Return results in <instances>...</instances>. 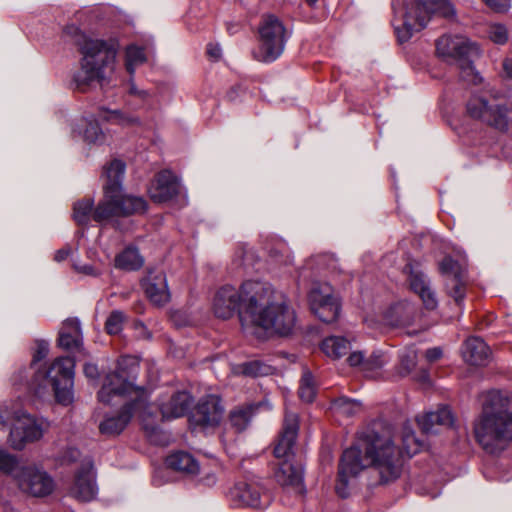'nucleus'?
Masks as SVG:
<instances>
[{
    "mask_svg": "<svg viewBox=\"0 0 512 512\" xmlns=\"http://www.w3.org/2000/svg\"><path fill=\"white\" fill-rule=\"evenodd\" d=\"M192 397L187 391H173L158 399L162 419H173L184 416L190 409Z\"/></svg>",
    "mask_w": 512,
    "mask_h": 512,
    "instance_id": "412c9836",
    "label": "nucleus"
},
{
    "mask_svg": "<svg viewBox=\"0 0 512 512\" xmlns=\"http://www.w3.org/2000/svg\"><path fill=\"white\" fill-rule=\"evenodd\" d=\"M299 397L302 401L311 403L316 396V388L311 372L305 371L299 386Z\"/></svg>",
    "mask_w": 512,
    "mask_h": 512,
    "instance_id": "ea45409f",
    "label": "nucleus"
},
{
    "mask_svg": "<svg viewBox=\"0 0 512 512\" xmlns=\"http://www.w3.org/2000/svg\"><path fill=\"white\" fill-rule=\"evenodd\" d=\"M414 311V307L408 303H396L387 310L385 321L392 327L408 326L414 320Z\"/></svg>",
    "mask_w": 512,
    "mask_h": 512,
    "instance_id": "7c9ffc66",
    "label": "nucleus"
},
{
    "mask_svg": "<svg viewBox=\"0 0 512 512\" xmlns=\"http://www.w3.org/2000/svg\"><path fill=\"white\" fill-rule=\"evenodd\" d=\"M129 93L131 95L138 96L142 99H145L148 96V92L145 90H139L136 85L131 81L129 84Z\"/></svg>",
    "mask_w": 512,
    "mask_h": 512,
    "instance_id": "052dcab7",
    "label": "nucleus"
},
{
    "mask_svg": "<svg viewBox=\"0 0 512 512\" xmlns=\"http://www.w3.org/2000/svg\"><path fill=\"white\" fill-rule=\"evenodd\" d=\"M235 29V26L228 27V30L232 33V30Z\"/></svg>",
    "mask_w": 512,
    "mask_h": 512,
    "instance_id": "774afa93",
    "label": "nucleus"
},
{
    "mask_svg": "<svg viewBox=\"0 0 512 512\" xmlns=\"http://www.w3.org/2000/svg\"><path fill=\"white\" fill-rule=\"evenodd\" d=\"M386 364L385 355L381 351H377L371 354V356L365 359L364 370L367 376H373L374 372L381 369Z\"/></svg>",
    "mask_w": 512,
    "mask_h": 512,
    "instance_id": "49530a36",
    "label": "nucleus"
},
{
    "mask_svg": "<svg viewBox=\"0 0 512 512\" xmlns=\"http://www.w3.org/2000/svg\"><path fill=\"white\" fill-rule=\"evenodd\" d=\"M237 506L263 510L270 505V495L258 483L239 482L230 491Z\"/></svg>",
    "mask_w": 512,
    "mask_h": 512,
    "instance_id": "a211bd4d",
    "label": "nucleus"
},
{
    "mask_svg": "<svg viewBox=\"0 0 512 512\" xmlns=\"http://www.w3.org/2000/svg\"><path fill=\"white\" fill-rule=\"evenodd\" d=\"M402 444V450L408 457L417 454L423 446L422 442L416 438L415 433L409 429H405L403 432Z\"/></svg>",
    "mask_w": 512,
    "mask_h": 512,
    "instance_id": "a18cd8bd",
    "label": "nucleus"
},
{
    "mask_svg": "<svg viewBox=\"0 0 512 512\" xmlns=\"http://www.w3.org/2000/svg\"><path fill=\"white\" fill-rule=\"evenodd\" d=\"M330 410L338 421L352 418L362 411L361 402L345 396L334 399L330 404Z\"/></svg>",
    "mask_w": 512,
    "mask_h": 512,
    "instance_id": "2f4dec72",
    "label": "nucleus"
},
{
    "mask_svg": "<svg viewBox=\"0 0 512 512\" xmlns=\"http://www.w3.org/2000/svg\"><path fill=\"white\" fill-rule=\"evenodd\" d=\"M58 345L68 351L80 349L82 345V333L78 319H67L63 323L59 332Z\"/></svg>",
    "mask_w": 512,
    "mask_h": 512,
    "instance_id": "c85d7f7f",
    "label": "nucleus"
},
{
    "mask_svg": "<svg viewBox=\"0 0 512 512\" xmlns=\"http://www.w3.org/2000/svg\"><path fill=\"white\" fill-rule=\"evenodd\" d=\"M422 432L426 435L436 434L443 428H452L455 417L449 406H441L436 411L427 412L417 418Z\"/></svg>",
    "mask_w": 512,
    "mask_h": 512,
    "instance_id": "b1692460",
    "label": "nucleus"
},
{
    "mask_svg": "<svg viewBox=\"0 0 512 512\" xmlns=\"http://www.w3.org/2000/svg\"><path fill=\"white\" fill-rule=\"evenodd\" d=\"M15 480L21 491L34 497H45L55 488L53 478L44 470L34 466L25 465L17 474Z\"/></svg>",
    "mask_w": 512,
    "mask_h": 512,
    "instance_id": "2eb2a0df",
    "label": "nucleus"
},
{
    "mask_svg": "<svg viewBox=\"0 0 512 512\" xmlns=\"http://www.w3.org/2000/svg\"><path fill=\"white\" fill-rule=\"evenodd\" d=\"M440 270L443 274L451 277H463L462 276V265L455 261L452 257H445L440 263Z\"/></svg>",
    "mask_w": 512,
    "mask_h": 512,
    "instance_id": "de8ad7c7",
    "label": "nucleus"
},
{
    "mask_svg": "<svg viewBox=\"0 0 512 512\" xmlns=\"http://www.w3.org/2000/svg\"><path fill=\"white\" fill-rule=\"evenodd\" d=\"M401 363L407 371H410L416 365L415 353L412 351L402 354Z\"/></svg>",
    "mask_w": 512,
    "mask_h": 512,
    "instance_id": "6e6d98bb",
    "label": "nucleus"
},
{
    "mask_svg": "<svg viewBox=\"0 0 512 512\" xmlns=\"http://www.w3.org/2000/svg\"><path fill=\"white\" fill-rule=\"evenodd\" d=\"M239 296V317L244 329H249L255 318L277 297L269 283L253 280L243 282Z\"/></svg>",
    "mask_w": 512,
    "mask_h": 512,
    "instance_id": "9d476101",
    "label": "nucleus"
},
{
    "mask_svg": "<svg viewBox=\"0 0 512 512\" xmlns=\"http://www.w3.org/2000/svg\"><path fill=\"white\" fill-rule=\"evenodd\" d=\"M318 0H305V2L308 4V6L310 7H315L316 3H317Z\"/></svg>",
    "mask_w": 512,
    "mask_h": 512,
    "instance_id": "69168bd1",
    "label": "nucleus"
},
{
    "mask_svg": "<svg viewBox=\"0 0 512 512\" xmlns=\"http://www.w3.org/2000/svg\"><path fill=\"white\" fill-rule=\"evenodd\" d=\"M296 324L295 311L285 300L276 297L267 307L262 310L251 328H260L266 333L280 336L289 335Z\"/></svg>",
    "mask_w": 512,
    "mask_h": 512,
    "instance_id": "9b49d317",
    "label": "nucleus"
},
{
    "mask_svg": "<svg viewBox=\"0 0 512 512\" xmlns=\"http://www.w3.org/2000/svg\"><path fill=\"white\" fill-rule=\"evenodd\" d=\"M476 442L488 454L497 455L512 443V395L491 390L483 395L481 412L473 422Z\"/></svg>",
    "mask_w": 512,
    "mask_h": 512,
    "instance_id": "7ed1b4c3",
    "label": "nucleus"
},
{
    "mask_svg": "<svg viewBox=\"0 0 512 512\" xmlns=\"http://www.w3.org/2000/svg\"><path fill=\"white\" fill-rule=\"evenodd\" d=\"M392 10V24L401 43L408 41L415 32L425 28L433 16L452 18L456 14L448 0H415L410 4L407 0H392Z\"/></svg>",
    "mask_w": 512,
    "mask_h": 512,
    "instance_id": "39448f33",
    "label": "nucleus"
},
{
    "mask_svg": "<svg viewBox=\"0 0 512 512\" xmlns=\"http://www.w3.org/2000/svg\"><path fill=\"white\" fill-rule=\"evenodd\" d=\"M502 69L504 72V76L512 80V58H506L502 62Z\"/></svg>",
    "mask_w": 512,
    "mask_h": 512,
    "instance_id": "bf43d9fd",
    "label": "nucleus"
},
{
    "mask_svg": "<svg viewBox=\"0 0 512 512\" xmlns=\"http://www.w3.org/2000/svg\"><path fill=\"white\" fill-rule=\"evenodd\" d=\"M260 404H248L233 409L229 414V423L236 432L244 431L250 424Z\"/></svg>",
    "mask_w": 512,
    "mask_h": 512,
    "instance_id": "473e14b6",
    "label": "nucleus"
},
{
    "mask_svg": "<svg viewBox=\"0 0 512 512\" xmlns=\"http://www.w3.org/2000/svg\"><path fill=\"white\" fill-rule=\"evenodd\" d=\"M73 132H77L88 143H97L104 138L102 129L95 119H82L81 124L78 125L77 128H74Z\"/></svg>",
    "mask_w": 512,
    "mask_h": 512,
    "instance_id": "e433bc0d",
    "label": "nucleus"
},
{
    "mask_svg": "<svg viewBox=\"0 0 512 512\" xmlns=\"http://www.w3.org/2000/svg\"><path fill=\"white\" fill-rule=\"evenodd\" d=\"M146 61L143 48L130 45L126 49V69L130 75H133L135 68Z\"/></svg>",
    "mask_w": 512,
    "mask_h": 512,
    "instance_id": "a19ab883",
    "label": "nucleus"
},
{
    "mask_svg": "<svg viewBox=\"0 0 512 512\" xmlns=\"http://www.w3.org/2000/svg\"><path fill=\"white\" fill-rule=\"evenodd\" d=\"M84 374L90 379H96L99 375L98 367L92 363H86L84 365Z\"/></svg>",
    "mask_w": 512,
    "mask_h": 512,
    "instance_id": "4d7b16f0",
    "label": "nucleus"
},
{
    "mask_svg": "<svg viewBox=\"0 0 512 512\" xmlns=\"http://www.w3.org/2000/svg\"><path fill=\"white\" fill-rule=\"evenodd\" d=\"M446 288L449 295L454 299L455 303L460 307L466 294L465 283L463 277H451L446 281Z\"/></svg>",
    "mask_w": 512,
    "mask_h": 512,
    "instance_id": "79ce46f5",
    "label": "nucleus"
},
{
    "mask_svg": "<svg viewBox=\"0 0 512 512\" xmlns=\"http://www.w3.org/2000/svg\"><path fill=\"white\" fill-rule=\"evenodd\" d=\"M180 190L178 178L170 170H162L151 182L148 193L156 203H163L174 198Z\"/></svg>",
    "mask_w": 512,
    "mask_h": 512,
    "instance_id": "aec40b11",
    "label": "nucleus"
},
{
    "mask_svg": "<svg viewBox=\"0 0 512 512\" xmlns=\"http://www.w3.org/2000/svg\"><path fill=\"white\" fill-rule=\"evenodd\" d=\"M320 347L323 353L332 359H339L351 350L350 341L343 336L326 337Z\"/></svg>",
    "mask_w": 512,
    "mask_h": 512,
    "instance_id": "72a5a7b5",
    "label": "nucleus"
},
{
    "mask_svg": "<svg viewBox=\"0 0 512 512\" xmlns=\"http://www.w3.org/2000/svg\"><path fill=\"white\" fill-rule=\"evenodd\" d=\"M124 174L125 164L121 160H113L104 168V198L95 209L92 199L76 202L73 207V218L77 224L86 225L90 220L104 224L114 217L141 214L147 210V202L143 197L122 193Z\"/></svg>",
    "mask_w": 512,
    "mask_h": 512,
    "instance_id": "f03ea898",
    "label": "nucleus"
},
{
    "mask_svg": "<svg viewBox=\"0 0 512 512\" xmlns=\"http://www.w3.org/2000/svg\"><path fill=\"white\" fill-rule=\"evenodd\" d=\"M290 33L283 21L273 14L262 16L258 26V46L253 51L255 60L272 63L283 53Z\"/></svg>",
    "mask_w": 512,
    "mask_h": 512,
    "instance_id": "6e6552de",
    "label": "nucleus"
},
{
    "mask_svg": "<svg viewBox=\"0 0 512 512\" xmlns=\"http://www.w3.org/2000/svg\"><path fill=\"white\" fill-rule=\"evenodd\" d=\"M279 467L275 472L277 482L282 486L292 487L297 492L302 493L303 487V468L301 464L289 459L279 462Z\"/></svg>",
    "mask_w": 512,
    "mask_h": 512,
    "instance_id": "a878e982",
    "label": "nucleus"
},
{
    "mask_svg": "<svg viewBox=\"0 0 512 512\" xmlns=\"http://www.w3.org/2000/svg\"><path fill=\"white\" fill-rule=\"evenodd\" d=\"M348 363L352 367L360 366L361 370H364L365 357L361 351L352 352L347 359Z\"/></svg>",
    "mask_w": 512,
    "mask_h": 512,
    "instance_id": "3c124183",
    "label": "nucleus"
},
{
    "mask_svg": "<svg viewBox=\"0 0 512 512\" xmlns=\"http://www.w3.org/2000/svg\"><path fill=\"white\" fill-rule=\"evenodd\" d=\"M409 281L411 289L419 295L425 307L430 310L435 309L438 302L427 276L423 272L411 268Z\"/></svg>",
    "mask_w": 512,
    "mask_h": 512,
    "instance_id": "cd10ccee",
    "label": "nucleus"
},
{
    "mask_svg": "<svg viewBox=\"0 0 512 512\" xmlns=\"http://www.w3.org/2000/svg\"><path fill=\"white\" fill-rule=\"evenodd\" d=\"M223 413L224 407L221 398L216 395H208L199 401L194 418L201 426L213 427L220 423Z\"/></svg>",
    "mask_w": 512,
    "mask_h": 512,
    "instance_id": "4be33fe9",
    "label": "nucleus"
},
{
    "mask_svg": "<svg viewBox=\"0 0 512 512\" xmlns=\"http://www.w3.org/2000/svg\"><path fill=\"white\" fill-rule=\"evenodd\" d=\"M144 261L136 248H126L115 257V267L125 271H135Z\"/></svg>",
    "mask_w": 512,
    "mask_h": 512,
    "instance_id": "c9c22d12",
    "label": "nucleus"
},
{
    "mask_svg": "<svg viewBox=\"0 0 512 512\" xmlns=\"http://www.w3.org/2000/svg\"><path fill=\"white\" fill-rule=\"evenodd\" d=\"M442 356V350L439 347L430 348L426 351V358L429 362H435Z\"/></svg>",
    "mask_w": 512,
    "mask_h": 512,
    "instance_id": "13d9d810",
    "label": "nucleus"
},
{
    "mask_svg": "<svg viewBox=\"0 0 512 512\" xmlns=\"http://www.w3.org/2000/svg\"><path fill=\"white\" fill-rule=\"evenodd\" d=\"M166 466L174 471L182 473L185 476H194L198 474L200 466L198 461L188 452L176 451L166 458Z\"/></svg>",
    "mask_w": 512,
    "mask_h": 512,
    "instance_id": "c756f323",
    "label": "nucleus"
},
{
    "mask_svg": "<svg viewBox=\"0 0 512 512\" xmlns=\"http://www.w3.org/2000/svg\"><path fill=\"white\" fill-rule=\"evenodd\" d=\"M135 412H139L143 429L148 437L151 441H155L154 436L160 432L157 424V415L151 411L150 404L142 398L126 403L117 414L107 415L99 423L100 433L108 437L119 435L127 427Z\"/></svg>",
    "mask_w": 512,
    "mask_h": 512,
    "instance_id": "0eeeda50",
    "label": "nucleus"
},
{
    "mask_svg": "<svg viewBox=\"0 0 512 512\" xmlns=\"http://www.w3.org/2000/svg\"><path fill=\"white\" fill-rule=\"evenodd\" d=\"M48 425L38 422L31 415L25 412H17L15 422L10 430L9 443L12 448L21 450L27 443L38 441L43 437L44 430Z\"/></svg>",
    "mask_w": 512,
    "mask_h": 512,
    "instance_id": "dca6fc26",
    "label": "nucleus"
},
{
    "mask_svg": "<svg viewBox=\"0 0 512 512\" xmlns=\"http://www.w3.org/2000/svg\"><path fill=\"white\" fill-rule=\"evenodd\" d=\"M467 112L474 118L505 131L509 126L508 115L512 114V96L502 97L500 94L474 95L467 102Z\"/></svg>",
    "mask_w": 512,
    "mask_h": 512,
    "instance_id": "1a4fd4ad",
    "label": "nucleus"
},
{
    "mask_svg": "<svg viewBox=\"0 0 512 512\" xmlns=\"http://www.w3.org/2000/svg\"><path fill=\"white\" fill-rule=\"evenodd\" d=\"M153 482L155 483V485H160L161 484L160 482H158L156 476L153 478Z\"/></svg>",
    "mask_w": 512,
    "mask_h": 512,
    "instance_id": "338daca9",
    "label": "nucleus"
},
{
    "mask_svg": "<svg viewBox=\"0 0 512 512\" xmlns=\"http://www.w3.org/2000/svg\"><path fill=\"white\" fill-rule=\"evenodd\" d=\"M491 9L504 12L510 7V0H483Z\"/></svg>",
    "mask_w": 512,
    "mask_h": 512,
    "instance_id": "603ef678",
    "label": "nucleus"
},
{
    "mask_svg": "<svg viewBox=\"0 0 512 512\" xmlns=\"http://www.w3.org/2000/svg\"><path fill=\"white\" fill-rule=\"evenodd\" d=\"M258 263V257L253 249L241 244L235 250L232 259V265L236 270L250 272L255 269Z\"/></svg>",
    "mask_w": 512,
    "mask_h": 512,
    "instance_id": "f704fd0d",
    "label": "nucleus"
},
{
    "mask_svg": "<svg viewBox=\"0 0 512 512\" xmlns=\"http://www.w3.org/2000/svg\"><path fill=\"white\" fill-rule=\"evenodd\" d=\"M298 415L286 409L282 432L274 447V455L279 460H294L293 447L298 435Z\"/></svg>",
    "mask_w": 512,
    "mask_h": 512,
    "instance_id": "6ab92c4d",
    "label": "nucleus"
},
{
    "mask_svg": "<svg viewBox=\"0 0 512 512\" xmlns=\"http://www.w3.org/2000/svg\"><path fill=\"white\" fill-rule=\"evenodd\" d=\"M127 317L124 312L120 310L112 311L106 319L105 329L108 334L116 335L119 334L124 326Z\"/></svg>",
    "mask_w": 512,
    "mask_h": 512,
    "instance_id": "c03bdc74",
    "label": "nucleus"
},
{
    "mask_svg": "<svg viewBox=\"0 0 512 512\" xmlns=\"http://www.w3.org/2000/svg\"><path fill=\"white\" fill-rule=\"evenodd\" d=\"M80 458V451L74 447H68L62 456V460L65 463H73L76 462Z\"/></svg>",
    "mask_w": 512,
    "mask_h": 512,
    "instance_id": "864d4df0",
    "label": "nucleus"
},
{
    "mask_svg": "<svg viewBox=\"0 0 512 512\" xmlns=\"http://www.w3.org/2000/svg\"><path fill=\"white\" fill-rule=\"evenodd\" d=\"M70 493L75 499L82 502H89L95 499L98 493V486L94 464L90 457L82 460L80 467L75 473Z\"/></svg>",
    "mask_w": 512,
    "mask_h": 512,
    "instance_id": "f3484780",
    "label": "nucleus"
},
{
    "mask_svg": "<svg viewBox=\"0 0 512 512\" xmlns=\"http://www.w3.org/2000/svg\"><path fill=\"white\" fill-rule=\"evenodd\" d=\"M123 361L118 362V367L114 372L106 375L104 383L98 392L99 401L110 404L113 395L121 396L133 392L137 394L135 399L142 398L147 401L145 392L143 390L139 391L138 387L134 384L133 369L128 371L123 368Z\"/></svg>",
    "mask_w": 512,
    "mask_h": 512,
    "instance_id": "ddd939ff",
    "label": "nucleus"
},
{
    "mask_svg": "<svg viewBox=\"0 0 512 512\" xmlns=\"http://www.w3.org/2000/svg\"><path fill=\"white\" fill-rule=\"evenodd\" d=\"M48 351H49L48 343L45 341H38L36 352L33 355L32 365L35 364L36 362H39L42 359H44L47 356Z\"/></svg>",
    "mask_w": 512,
    "mask_h": 512,
    "instance_id": "8fccbe9b",
    "label": "nucleus"
},
{
    "mask_svg": "<svg viewBox=\"0 0 512 512\" xmlns=\"http://www.w3.org/2000/svg\"><path fill=\"white\" fill-rule=\"evenodd\" d=\"M402 450L393 440L391 430L375 423L363 436L361 446L346 449L341 457L335 491L341 498L349 496L351 482L366 468H373L383 484L395 481L402 471Z\"/></svg>",
    "mask_w": 512,
    "mask_h": 512,
    "instance_id": "f257e3e1",
    "label": "nucleus"
},
{
    "mask_svg": "<svg viewBox=\"0 0 512 512\" xmlns=\"http://www.w3.org/2000/svg\"><path fill=\"white\" fill-rule=\"evenodd\" d=\"M24 465H20L18 459L15 455L9 453L4 449H0V471L12 475L15 478V474L19 472V470Z\"/></svg>",
    "mask_w": 512,
    "mask_h": 512,
    "instance_id": "37998d69",
    "label": "nucleus"
},
{
    "mask_svg": "<svg viewBox=\"0 0 512 512\" xmlns=\"http://www.w3.org/2000/svg\"><path fill=\"white\" fill-rule=\"evenodd\" d=\"M213 310L218 318L229 319L241 310L239 290L231 285L221 287L215 294Z\"/></svg>",
    "mask_w": 512,
    "mask_h": 512,
    "instance_id": "5701e85b",
    "label": "nucleus"
},
{
    "mask_svg": "<svg viewBox=\"0 0 512 512\" xmlns=\"http://www.w3.org/2000/svg\"><path fill=\"white\" fill-rule=\"evenodd\" d=\"M489 39L499 45H503L508 40V31L502 24H492L488 27Z\"/></svg>",
    "mask_w": 512,
    "mask_h": 512,
    "instance_id": "09e8293b",
    "label": "nucleus"
},
{
    "mask_svg": "<svg viewBox=\"0 0 512 512\" xmlns=\"http://www.w3.org/2000/svg\"><path fill=\"white\" fill-rule=\"evenodd\" d=\"M436 52L445 61L457 65L463 80L476 82L478 74L473 62L480 56V49L475 42L462 35H444L436 41Z\"/></svg>",
    "mask_w": 512,
    "mask_h": 512,
    "instance_id": "423d86ee",
    "label": "nucleus"
},
{
    "mask_svg": "<svg viewBox=\"0 0 512 512\" xmlns=\"http://www.w3.org/2000/svg\"><path fill=\"white\" fill-rule=\"evenodd\" d=\"M272 367L259 360L248 361L234 367L236 374H243L250 377L264 376L271 373Z\"/></svg>",
    "mask_w": 512,
    "mask_h": 512,
    "instance_id": "58836bf2",
    "label": "nucleus"
},
{
    "mask_svg": "<svg viewBox=\"0 0 512 512\" xmlns=\"http://www.w3.org/2000/svg\"><path fill=\"white\" fill-rule=\"evenodd\" d=\"M5 427H7V421L4 416L0 414V428L3 429Z\"/></svg>",
    "mask_w": 512,
    "mask_h": 512,
    "instance_id": "0e129e2a",
    "label": "nucleus"
},
{
    "mask_svg": "<svg viewBox=\"0 0 512 512\" xmlns=\"http://www.w3.org/2000/svg\"><path fill=\"white\" fill-rule=\"evenodd\" d=\"M309 304L313 314L322 322L331 323L339 315L340 303L328 283L313 284L309 295Z\"/></svg>",
    "mask_w": 512,
    "mask_h": 512,
    "instance_id": "4468645a",
    "label": "nucleus"
},
{
    "mask_svg": "<svg viewBox=\"0 0 512 512\" xmlns=\"http://www.w3.org/2000/svg\"><path fill=\"white\" fill-rule=\"evenodd\" d=\"M69 253V249H60L55 253L54 260L57 262L64 261L68 257Z\"/></svg>",
    "mask_w": 512,
    "mask_h": 512,
    "instance_id": "e2e57ef3",
    "label": "nucleus"
},
{
    "mask_svg": "<svg viewBox=\"0 0 512 512\" xmlns=\"http://www.w3.org/2000/svg\"><path fill=\"white\" fill-rule=\"evenodd\" d=\"M64 32L78 37L77 44L83 55L81 69L74 75V82L79 90L96 81L103 85L115 69L116 54L119 48L117 40L93 39L81 34L75 25L66 26Z\"/></svg>",
    "mask_w": 512,
    "mask_h": 512,
    "instance_id": "20e7f679",
    "label": "nucleus"
},
{
    "mask_svg": "<svg viewBox=\"0 0 512 512\" xmlns=\"http://www.w3.org/2000/svg\"><path fill=\"white\" fill-rule=\"evenodd\" d=\"M75 361L69 356H61L48 366L45 378L51 385L55 400L62 406H69L74 401Z\"/></svg>",
    "mask_w": 512,
    "mask_h": 512,
    "instance_id": "f8f14e48",
    "label": "nucleus"
},
{
    "mask_svg": "<svg viewBox=\"0 0 512 512\" xmlns=\"http://www.w3.org/2000/svg\"><path fill=\"white\" fill-rule=\"evenodd\" d=\"M99 117L106 122L120 126H133L140 124L138 117L127 114L121 110H109L103 108L101 109Z\"/></svg>",
    "mask_w": 512,
    "mask_h": 512,
    "instance_id": "4c0bfd02",
    "label": "nucleus"
},
{
    "mask_svg": "<svg viewBox=\"0 0 512 512\" xmlns=\"http://www.w3.org/2000/svg\"><path fill=\"white\" fill-rule=\"evenodd\" d=\"M73 267L78 273H81L84 275H89V276H94V277H97L100 275V272L94 266L89 265V264H83V265L74 264Z\"/></svg>",
    "mask_w": 512,
    "mask_h": 512,
    "instance_id": "5fc2aeb1",
    "label": "nucleus"
},
{
    "mask_svg": "<svg viewBox=\"0 0 512 512\" xmlns=\"http://www.w3.org/2000/svg\"><path fill=\"white\" fill-rule=\"evenodd\" d=\"M490 354V348L479 337L468 338L462 346L463 359L470 365H486L489 361Z\"/></svg>",
    "mask_w": 512,
    "mask_h": 512,
    "instance_id": "bb28decb",
    "label": "nucleus"
},
{
    "mask_svg": "<svg viewBox=\"0 0 512 512\" xmlns=\"http://www.w3.org/2000/svg\"><path fill=\"white\" fill-rule=\"evenodd\" d=\"M141 286L149 300L158 306H162L170 299L166 275L163 271H149L142 280Z\"/></svg>",
    "mask_w": 512,
    "mask_h": 512,
    "instance_id": "393cba45",
    "label": "nucleus"
},
{
    "mask_svg": "<svg viewBox=\"0 0 512 512\" xmlns=\"http://www.w3.org/2000/svg\"><path fill=\"white\" fill-rule=\"evenodd\" d=\"M207 53L209 56L218 59L221 56V48L217 45L209 44L207 48Z\"/></svg>",
    "mask_w": 512,
    "mask_h": 512,
    "instance_id": "680f3d73",
    "label": "nucleus"
}]
</instances>
